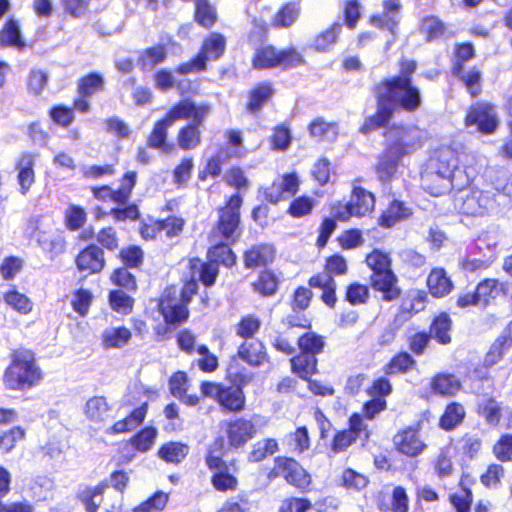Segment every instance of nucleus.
Wrapping results in <instances>:
<instances>
[{"instance_id":"f257e3e1","label":"nucleus","mask_w":512,"mask_h":512,"mask_svg":"<svg viewBox=\"0 0 512 512\" xmlns=\"http://www.w3.org/2000/svg\"><path fill=\"white\" fill-rule=\"evenodd\" d=\"M415 70V61L402 60L400 73L377 85V112L365 121L361 129L363 133H369L385 125L396 110L414 112L421 106L420 90L411 80Z\"/></svg>"},{"instance_id":"f03ea898","label":"nucleus","mask_w":512,"mask_h":512,"mask_svg":"<svg viewBox=\"0 0 512 512\" xmlns=\"http://www.w3.org/2000/svg\"><path fill=\"white\" fill-rule=\"evenodd\" d=\"M43 373L34 356L27 351L12 354L11 362L3 374V385L7 390L23 391L41 383Z\"/></svg>"},{"instance_id":"7ed1b4c3","label":"nucleus","mask_w":512,"mask_h":512,"mask_svg":"<svg viewBox=\"0 0 512 512\" xmlns=\"http://www.w3.org/2000/svg\"><path fill=\"white\" fill-rule=\"evenodd\" d=\"M367 266L372 270L371 286L383 293V299L392 301L399 297L400 289L396 286L397 277L391 269V259L388 254L373 250L366 257Z\"/></svg>"},{"instance_id":"20e7f679","label":"nucleus","mask_w":512,"mask_h":512,"mask_svg":"<svg viewBox=\"0 0 512 512\" xmlns=\"http://www.w3.org/2000/svg\"><path fill=\"white\" fill-rule=\"evenodd\" d=\"M385 148L393 155L405 157L422 145V132L415 126L393 125L385 132Z\"/></svg>"},{"instance_id":"39448f33","label":"nucleus","mask_w":512,"mask_h":512,"mask_svg":"<svg viewBox=\"0 0 512 512\" xmlns=\"http://www.w3.org/2000/svg\"><path fill=\"white\" fill-rule=\"evenodd\" d=\"M242 205V198L239 195H233L226 207L219 211V221L217 226L212 230L210 237L213 241L225 240L228 243H233L239 237V224H240V207Z\"/></svg>"},{"instance_id":"423d86ee","label":"nucleus","mask_w":512,"mask_h":512,"mask_svg":"<svg viewBox=\"0 0 512 512\" xmlns=\"http://www.w3.org/2000/svg\"><path fill=\"white\" fill-rule=\"evenodd\" d=\"M472 178L471 170H456L454 178H448L427 168L421 175V184L431 195L440 196L451 189L461 190L468 187Z\"/></svg>"},{"instance_id":"0eeeda50","label":"nucleus","mask_w":512,"mask_h":512,"mask_svg":"<svg viewBox=\"0 0 512 512\" xmlns=\"http://www.w3.org/2000/svg\"><path fill=\"white\" fill-rule=\"evenodd\" d=\"M200 390L204 397L216 400L224 410L239 412L245 406V395L239 386H225L204 381L201 383Z\"/></svg>"},{"instance_id":"6e6552de","label":"nucleus","mask_w":512,"mask_h":512,"mask_svg":"<svg viewBox=\"0 0 512 512\" xmlns=\"http://www.w3.org/2000/svg\"><path fill=\"white\" fill-rule=\"evenodd\" d=\"M197 288V283L190 281L182 288L179 298L176 296L171 297L169 292L168 295L160 301L159 308L166 322L177 324L188 318L189 312L187 304L192 296L196 294Z\"/></svg>"},{"instance_id":"1a4fd4ad","label":"nucleus","mask_w":512,"mask_h":512,"mask_svg":"<svg viewBox=\"0 0 512 512\" xmlns=\"http://www.w3.org/2000/svg\"><path fill=\"white\" fill-rule=\"evenodd\" d=\"M302 61L301 55L294 48L277 50L272 45H265L255 51L252 63L256 69H269L277 66L293 67Z\"/></svg>"},{"instance_id":"9d476101","label":"nucleus","mask_w":512,"mask_h":512,"mask_svg":"<svg viewBox=\"0 0 512 512\" xmlns=\"http://www.w3.org/2000/svg\"><path fill=\"white\" fill-rule=\"evenodd\" d=\"M284 477L286 481L298 488H306L311 482V477L307 471L293 458L276 457L274 467L269 477Z\"/></svg>"},{"instance_id":"9b49d317","label":"nucleus","mask_w":512,"mask_h":512,"mask_svg":"<svg viewBox=\"0 0 512 512\" xmlns=\"http://www.w3.org/2000/svg\"><path fill=\"white\" fill-rule=\"evenodd\" d=\"M393 442L396 449L408 457H417L427 448L425 441L420 436L419 425L400 430L394 436Z\"/></svg>"},{"instance_id":"f8f14e48","label":"nucleus","mask_w":512,"mask_h":512,"mask_svg":"<svg viewBox=\"0 0 512 512\" xmlns=\"http://www.w3.org/2000/svg\"><path fill=\"white\" fill-rule=\"evenodd\" d=\"M465 123L467 126L477 125L480 132L492 133L498 125L495 108L489 104H477L470 108Z\"/></svg>"},{"instance_id":"ddd939ff","label":"nucleus","mask_w":512,"mask_h":512,"mask_svg":"<svg viewBox=\"0 0 512 512\" xmlns=\"http://www.w3.org/2000/svg\"><path fill=\"white\" fill-rule=\"evenodd\" d=\"M256 433L255 425L247 419L238 418L227 425V438L230 446L239 448L245 445Z\"/></svg>"},{"instance_id":"4468645a","label":"nucleus","mask_w":512,"mask_h":512,"mask_svg":"<svg viewBox=\"0 0 512 512\" xmlns=\"http://www.w3.org/2000/svg\"><path fill=\"white\" fill-rule=\"evenodd\" d=\"M299 187V180L295 174H288L273 182L267 188L266 197L271 203H277L286 200L295 195Z\"/></svg>"},{"instance_id":"2eb2a0df","label":"nucleus","mask_w":512,"mask_h":512,"mask_svg":"<svg viewBox=\"0 0 512 512\" xmlns=\"http://www.w3.org/2000/svg\"><path fill=\"white\" fill-rule=\"evenodd\" d=\"M457 163L456 152L451 148H443L438 151L436 158L430 160L427 168L448 178H454L456 170H467L460 168Z\"/></svg>"},{"instance_id":"dca6fc26","label":"nucleus","mask_w":512,"mask_h":512,"mask_svg":"<svg viewBox=\"0 0 512 512\" xmlns=\"http://www.w3.org/2000/svg\"><path fill=\"white\" fill-rule=\"evenodd\" d=\"M401 4L399 0H384L383 12L371 17V23L379 28L388 29L393 35L399 21Z\"/></svg>"},{"instance_id":"f3484780","label":"nucleus","mask_w":512,"mask_h":512,"mask_svg":"<svg viewBox=\"0 0 512 512\" xmlns=\"http://www.w3.org/2000/svg\"><path fill=\"white\" fill-rule=\"evenodd\" d=\"M76 264L80 271L100 272L105 265L102 249L96 245L88 246L78 255Z\"/></svg>"},{"instance_id":"a211bd4d","label":"nucleus","mask_w":512,"mask_h":512,"mask_svg":"<svg viewBox=\"0 0 512 512\" xmlns=\"http://www.w3.org/2000/svg\"><path fill=\"white\" fill-rule=\"evenodd\" d=\"M35 159L36 156L34 154L24 153L16 163V170L18 171L17 179L22 195H25L35 182Z\"/></svg>"},{"instance_id":"6ab92c4d","label":"nucleus","mask_w":512,"mask_h":512,"mask_svg":"<svg viewBox=\"0 0 512 512\" xmlns=\"http://www.w3.org/2000/svg\"><path fill=\"white\" fill-rule=\"evenodd\" d=\"M32 237L37 241L38 245L54 257L64 251V241L53 233L51 229H46L43 225L37 226Z\"/></svg>"},{"instance_id":"aec40b11","label":"nucleus","mask_w":512,"mask_h":512,"mask_svg":"<svg viewBox=\"0 0 512 512\" xmlns=\"http://www.w3.org/2000/svg\"><path fill=\"white\" fill-rule=\"evenodd\" d=\"M309 285L313 288H320L322 290L321 299L329 307H334L337 302L336 297V282L332 276L319 273L309 280Z\"/></svg>"},{"instance_id":"412c9836","label":"nucleus","mask_w":512,"mask_h":512,"mask_svg":"<svg viewBox=\"0 0 512 512\" xmlns=\"http://www.w3.org/2000/svg\"><path fill=\"white\" fill-rule=\"evenodd\" d=\"M375 198L374 195L361 187L353 189L350 206L354 210V217H363L371 213L374 209Z\"/></svg>"},{"instance_id":"4be33fe9","label":"nucleus","mask_w":512,"mask_h":512,"mask_svg":"<svg viewBox=\"0 0 512 512\" xmlns=\"http://www.w3.org/2000/svg\"><path fill=\"white\" fill-rule=\"evenodd\" d=\"M264 347L257 339H246L238 349V356L253 366H259L265 359Z\"/></svg>"},{"instance_id":"5701e85b","label":"nucleus","mask_w":512,"mask_h":512,"mask_svg":"<svg viewBox=\"0 0 512 512\" xmlns=\"http://www.w3.org/2000/svg\"><path fill=\"white\" fill-rule=\"evenodd\" d=\"M209 241L212 247L208 251V257L210 262L217 264L221 263L226 267H231L236 262V256L232 252L228 243L225 240L213 241L212 237H209Z\"/></svg>"},{"instance_id":"b1692460","label":"nucleus","mask_w":512,"mask_h":512,"mask_svg":"<svg viewBox=\"0 0 512 512\" xmlns=\"http://www.w3.org/2000/svg\"><path fill=\"white\" fill-rule=\"evenodd\" d=\"M226 40L220 33H212L202 45L199 55L206 62L219 59L225 51Z\"/></svg>"},{"instance_id":"393cba45","label":"nucleus","mask_w":512,"mask_h":512,"mask_svg":"<svg viewBox=\"0 0 512 512\" xmlns=\"http://www.w3.org/2000/svg\"><path fill=\"white\" fill-rule=\"evenodd\" d=\"M427 285L434 297H443L452 289V282L442 268H436L431 271L427 279Z\"/></svg>"},{"instance_id":"a878e982","label":"nucleus","mask_w":512,"mask_h":512,"mask_svg":"<svg viewBox=\"0 0 512 512\" xmlns=\"http://www.w3.org/2000/svg\"><path fill=\"white\" fill-rule=\"evenodd\" d=\"M131 339V332L126 327H109L102 333V345L105 349L121 348Z\"/></svg>"},{"instance_id":"bb28decb","label":"nucleus","mask_w":512,"mask_h":512,"mask_svg":"<svg viewBox=\"0 0 512 512\" xmlns=\"http://www.w3.org/2000/svg\"><path fill=\"white\" fill-rule=\"evenodd\" d=\"M401 159L402 157L391 154L388 149L385 148L376 166L379 179L383 182L390 180L396 173Z\"/></svg>"},{"instance_id":"cd10ccee","label":"nucleus","mask_w":512,"mask_h":512,"mask_svg":"<svg viewBox=\"0 0 512 512\" xmlns=\"http://www.w3.org/2000/svg\"><path fill=\"white\" fill-rule=\"evenodd\" d=\"M274 258V249L270 245L252 247L245 254V265L248 268L266 265Z\"/></svg>"},{"instance_id":"c85d7f7f","label":"nucleus","mask_w":512,"mask_h":512,"mask_svg":"<svg viewBox=\"0 0 512 512\" xmlns=\"http://www.w3.org/2000/svg\"><path fill=\"white\" fill-rule=\"evenodd\" d=\"M109 410L106 399L101 396L92 397L85 405V415L94 423L104 422L109 416Z\"/></svg>"},{"instance_id":"c756f323","label":"nucleus","mask_w":512,"mask_h":512,"mask_svg":"<svg viewBox=\"0 0 512 512\" xmlns=\"http://www.w3.org/2000/svg\"><path fill=\"white\" fill-rule=\"evenodd\" d=\"M310 134L320 141L333 142L336 140L339 129L335 122H326L322 118L314 120L309 126Z\"/></svg>"},{"instance_id":"7c9ffc66","label":"nucleus","mask_w":512,"mask_h":512,"mask_svg":"<svg viewBox=\"0 0 512 512\" xmlns=\"http://www.w3.org/2000/svg\"><path fill=\"white\" fill-rule=\"evenodd\" d=\"M171 127L164 119L157 121L153 127L152 132L148 136L147 144L149 147L154 149H160L165 153L171 151L172 146L167 144V130Z\"/></svg>"},{"instance_id":"2f4dec72","label":"nucleus","mask_w":512,"mask_h":512,"mask_svg":"<svg viewBox=\"0 0 512 512\" xmlns=\"http://www.w3.org/2000/svg\"><path fill=\"white\" fill-rule=\"evenodd\" d=\"M291 366L294 373L306 379L316 372L317 359L309 353H301L291 359Z\"/></svg>"},{"instance_id":"473e14b6","label":"nucleus","mask_w":512,"mask_h":512,"mask_svg":"<svg viewBox=\"0 0 512 512\" xmlns=\"http://www.w3.org/2000/svg\"><path fill=\"white\" fill-rule=\"evenodd\" d=\"M189 447L180 442L164 444L158 451L161 459L169 463H180L188 454Z\"/></svg>"},{"instance_id":"72a5a7b5","label":"nucleus","mask_w":512,"mask_h":512,"mask_svg":"<svg viewBox=\"0 0 512 512\" xmlns=\"http://www.w3.org/2000/svg\"><path fill=\"white\" fill-rule=\"evenodd\" d=\"M411 215L409 208L402 202L393 201L380 218V224L385 227H392L398 221L408 218Z\"/></svg>"},{"instance_id":"f704fd0d","label":"nucleus","mask_w":512,"mask_h":512,"mask_svg":"<svg viewBox=\"0 0 512 512\" xmlns=\"http://www.w3.org/2000/svg\"><path fill=\"white\" fill-rule=\"evenodd\" d=\"M0 45L23 48L24 41L21 38L20 27L15 20H9L0 31Z\"/></svg>"},{"instance_id":"c9c22d12","label":"nucleus","mask_w":512,"mask_h":512,"mask_svg":"<svg viewBox=\"0 0 512 512\" xmlns=\"http://www.w3.org/2000/svg\"><path fill=\"white\" fill-rule=\"evenodd\" d=\"M476 191H466L465 188L458 190L455 197V207L463 214L476 216L478 215V204Z\"/></svg>"},{"instance_id":"e433bc0d","label":"nucleus","mask_w":512,"mask_h":512,"mask_svg":"<svg viewBox=\"0 0 512 512\" xmlns=\"http://www.w3.org/2000/svg\"><path fill=\"white\" fill-rule=\"evenodd\" d=\"M177 142L183 150L194 149L201 142V132L195 124H189L179 131Z\"/></svg>"},{"instance_id":"4c0bfd02","label":"nucleus","mask_w":512,"mask_h":512,"mask_svg":"<svg viewBox=\"0 0 512 512\" xmlns=\"http://www.w3.org/2000/svg\"><path fill=\"white\" fill-rule=\"evenodd\" d=\"M451 329V319L445 313L435 318L431 325L430 334L442 344H448L451 341L449 331Z\"/></svg>"},{"instance_id":"58836bf2","label":"nucleus","mask_w":512,"mask_h":512,"mask_svg":"<svg viewBox=\"0 0 512 512\" xmlns=\"http://www.w3.org/2000/svg\"><path fill=\"white\" fill-rule=\"evenodd\" d=\"M422 31L426 34L428 41L442 38L451 37L453 34L447 31L445 25L436 17H427L422 22Z\"/></svg>"},{"instance_id":"ea45409f","label":"nucleus","mask_w":512,"mask_h":512,"mask_svg":"<svg viewBox=\"0 0 512 512\" xmlns=\"http://www.w3.org/2000/svg\"><path fill=\"white\" fill-rule=\"evenodd\" d=\"M298 16V5L287 3L274 16L273 25L277 28L289 27L298 19Z\"/></svg>"},{"instance_id":"a19ab883","label":"nucleus","mask_w":512,"mask_h":512,"mask_svg":"<svg viewBox=\"0 0 512 512\" xmlns=\"http://www.w3.org/2000/svg\"><path fill=\"white\" fill-rule=\"evenodd\" d=\"M278 450V443L275 439L269 438L258 441L253 445L251 452L248 455L250 462H260L268 455L274 454Z\"/></svg>"},{"instance_id":"79ce46f5","label":"nucleus","mask_w":512,"mask_h":512,"mask_svg":"<svg viewBox=\"0 0 512 512\" xmlns=\"http://www.w3.org/2000/svg\"><path fill=\"white\" fill-rule=\"evenodd\" d=\"M166 58V50L164 46L157 45L144 50L139 58V65L143 69H152Z\"/></svg>"},{"instance_id":"37998d69","label":"nucleus","mask_w":512,"mask_h":512,"mask_svg":"<svg viewBox=\"0 0 512 512\" xmlns=\"http://www.w3.org/2000/svg\"><path fill=\"white\" fill-rule=\"evenodd\" d=\"M104 79L101 75L91 73L84 76L78 84V90L83 98L90 97L98 91L103 90Z\"/></svg>"},{"instance_id":"c03bdc74","label":"nucleus","mask_w":512,"mask_h":512,"mask_svg":"<svg viewBox=\"0 0 512 512\" xmlns=\"http://www.w3.org/2000/svg\"><path fill=\"white\" fill-rule=\"evenodd\" d=\"M195 2V19L204 26L211 27L216 22V11L208 0H194Z\"/></svg>"},{"instance_id":"a18cd8bd","label":"nucleus","mask_w":512,"mask_h":512,"mask_svg":"<svg viewBox=\"0 0 512 512\" xmlns=\"http://www.w3.org/2000/svg\"><path fill=\"white\" fill-rule=\"evenodd\" d=\"M325 341L322 336L314 332H308L302 335L298 340V346L304 353H309L314 356L322 352Z\"/></svg>"},{"instance_id":"49530a36","label":"nucleus","mask_w":512,"mask_h":512,"mask_svg":"<svg viewBox=\"0 0 512 512\" xmlns=\"http://www.w3.org/2000/svg\"><path fill=\"white\" fill-rule=\"evenodd\" d=\"M432 388L441 395H454L460 388L458 379L453 375H438L432 382Z\"/></svg>"},{"instance_id":"de8ad7c7","label":"nucleus","mask_w":512,"mask_h":512,"mask_svg":"<svg viewBox=\"0 0 512 512\" xmlns=\"http://www.w3.org/2000/svg\"><path fill=\"white\" fill-rule=\"evenodd\" d=\"M273 94V89L269 83L257 85L250 93V102L248 109L251 112L258 111L262 105L269 100Z\"/></svg>"},{"instance_id":"09e8293b","label":"nucleus","mask_w":512,"mask_h":512,"mask_svg":"<svg viewBox=\"0 0 512 512\" xmlns=\"http://www.w3.org/2000/svg\"><path fill=\"white\" fill-rule=\"evenodd\" d=\"M465 411L462 405L452 403L447 406L444 415L440 419V426L446 430L455 428L463 419Z\"/></svg>"},{"instance_id":"8fccbe9b","label":"nucleus","mask_w":512,"mask_h":512,"mask_svg":"<svg viewBox=\"0 0 512 512\" xmlns=\"http://www.w3.org/2000/svg\"><path fill=\"white\" fill-rule=\"evenodd\" d=\"M479 411L488 424L497 425L501 416V407L493 398L483 397L479 401Z\"/></svg>"},{"instance_id":"3c124183","label":"nucleus","mask_w":512,"mask_h":512,"mask_svg":"<svg viewBox=\"0 0 512 512\" xmlns=\"http://www.w3.org/2000/svg\"><path fill=\"white\" fill-rule=\"evenodd\" d=\"M253 286L261 295L271 296L277 291L278 279L271 271H263Z\"/></svg>"},{"instance_id":"603ef678","label":"nucleus","mask_w":512,"mask_h":512,"mask_svg":"<svg viewBox=\"0 0 512 512\" xmlns=\"http://www.w3.org/2000/svg\"><path fill=\"white\" fill-rule=\"evenodd\" d=\"M168 498V494L163 491H158L152 497L135 507L133 512H161L166 507Z\"/></svg>"},{"instance_id":"864d4df0","label":"nucleus","mask_w":512,"mask_h":512,"mask_svg":"<svg viewBox=\"0 0 512 512\" xmlns=\"http://www.w3.org/2000/svg\"><path fill=\"white\" fill-rule=\"evenodd\" d=\"M211 483L216 490L226 492L228 490H236L238 480L235 476L229 473L227 468L225 470L216 471L211 478Z\"/></svg>"},{"instance_id":"5fc2aeb1","label":"nucleus","mask_w":512,"mask_h":512,"mask_svg":"<svg viewBox=\"0 0 512 512\" xmlns=\"http://www.w3.org/2000/svg\"><path fill=\"white\" fill-rule=\"evenodd\" d=\"M341 30L339 23H334L331 27L321 32L315 39L313 46L317 51H326L328 48L335 43Z\"/></svg>"},{"instance_id":"6e6d98bb","label":"nucleus","mask_w":512,"mask_h":512,"mask_svg":"<svg viewBox=\"0 0 512 512\" xmlns=\"http://www.w3.org/2000/svg\"><path fill=\"white\" fill-rule=\"evenodd\" d=\"M157 437V430L153 427H146L131 439L132 445L140 452H147L154 445Z\"/></svg>"},{"instance_id":"4d7b16f0","label":"nucleus","mask_w":512,"mask_h":512,"mask_svg":"<svg viewBox=\"0 0 512 512\" xmlns=\"http://www.w3.org/2000/svg\"><path fill=\"white\" fill-rule=\"evenodd\" d=\"M192 111L193 102L184 100L172 107L163 119L168 125L172 126L178 120L190 118Z\"/></svg>"},{"instance_id":"13d9d810","label":"nucleus","mask_w":512,"mask_h":512,"mask_svg":"<svg viewBox=\"0 0 512 512\" xmlns=\"http://www.w3.org/2000/svg\"><path fill=\"white\" fill-rule=\"evenodd\" d=\"M475 291L479 302L486 305L499 294V282L496 279H485L478 284Z\"/></svg>"},{"instance_id":"bf43d9fd","label":"nucleus","mask_w":512,"mask_h":512,"mask_svg":"<svg viewBox=\"0 0 512 512\" xmlns=\"http://www.w3.org/2000/svg\"><path fill=\"white\" fill-rule=\"evenodd\" d=\"M25 430L20 426H15L8 431L0 434V450L9 453L18 441L25 438Z\"/></svg>"},{"instance_id":"052dcab7","label":"nucleus","mask_w":512,"mask_h":512,"mask_svg":"<svg viewBox=\"0 0 512 512\" xmlns=\"http://www.w3.org/2000/svg\"><path fill=\"white\" fill-rule=\"evenodd\" d=\"M137 174L136 172H127L122 179L121 186L117 191L113 193V200L118 203H125L136 184Z\"/></svg>"},{"instance_id":"680f3d73","label":"nucleus","mask_w":512,"mask_h":512,"mask_svg":"<svg viewBox=\"0 0 512 512\" xmlns=\"http://www.w3.org/2000/svg\"><path fill=\"white\" fill-rule=\"evenodd\" d=\"M4 299L8 305L20 313L27 314L32 310V303L29 298L16 290L8 291Z\"/></svg>"},{"instance_id":"e2e57ef3","label":"nucleus","mask_w":512,"mask_h":512,"mask_svg":"<svg viewBox=\"0 0 512 512\" xmlns=\"http://www.w3.org/2000/svg\"><path fill=\"white\" fill-rule=\"evenodd\" d=\"M109 301L112 309L122 314H128L133 306V299L121 290L112 291Z\"/></svg>"},{"instance_id":"0e129e2a","label":"nucleus","mask_w":512,"mask_h":512,"mask_svg":"<svg viewBox=\"0 0 512 512\" xmlns=\"http://www.w3.org/2000/svg\"><path fill=\"white\" fill-rule=\"evenodd\" d=\"M343 486L347 489L361 490L368 484V479L365 475L356 472L353 469H345L342 474Z\"/></svg>"},{"instance_id":"69168bd1","label":"nucleus","mask_w":512,"mask_h":512,"mask_svg":"<svg viewBox=\"0 0 512 512\" xmlns=\"http://www.w3.org/2000/svg\"><path fill=\"white\" fill-rule=\"evenodd\" d=\"M184 220L178 217H168L156 223L160 233L164 232L169 238L177 236L183 229Z\"/></svg>"},{"instance_id":"338daca9","label":"nucleus","mask_w":512,"mask_h":512,"mask_svg":"<svg viewBox=\"0 0 512 512\" xmlns=\"http://www.w3.org/2000/svg\"><path fill=\"white\" fill-rule=\"evenodd\" d=\"M369 298V289L366 285L352 283L346 291V300L352 305L363 304Z\"/></svg>"},{"instance_id":"774afa93","label":"nucleus","mask_w":512,"mask_h":512,"mask_svg":"<svg viewBox=\"0 0 512 512\" xmlns=\"http://www.w3.org/2000/svg\"><path fill=\"white\" fill-rule=\"evenodd\" d=\"M252 504L247 496L238 495L227 500L218 512H249Z\"/></svg>"}]
</instances>
